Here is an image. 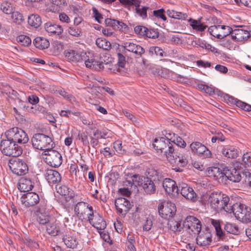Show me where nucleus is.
<instances>
[{"label": "nucleus", "mask_w": 251, "mask_h": 251, "mask_svg": "<svg viewBox=\"0 0 251 251\" xmlns=\"http://www.w3.org/2000/svg\"><path fill=\"white\" fill-rule=\"evenodd\" d=\"M227 213H233L235 217L243 223H249L251 222V208L240 202L234 204L230 203L229 208H226Z\"/></svg>", "instance_id": "obj_1"}, {"label": "nucleus", "mask_w": 251, "mask_h": 251, "mask_svg": "<svg viewBox=\"0 0 251 251\" xmlns=\"http://www.w3.org/2000/svg\"><path fill=\"white\" fill-rule=\"evenodd\" d=\"M209 203L212 208L216 211L224 210L227 212L229 208V198L225 194L218 192L212 193L209 197Z\"/></svg>", "instance_id": "obj_2"}, {"label": "nucleus", "mask_w": 251, "mask_h": 251, "mask_svg": "<svg viewBox=\"0 0 251 251\" xmlns=\"http://www.w3.org/2000/svg\"><path fill=\"white\" fill-rule=\"evenodd\" d=\"M31 142L33 148L36 150L48 151L52 149L54 146L51 138L43 133L34 134Z\"/></svg>", "instance_id": "obj_3"}, {"label": "nucleus", "mask_w": 251, "mask_h": 251, "mask_svg": "<svg viewBox=\"0 0 251 251\" xmlns=\"http://www.w3.org/2000/svg\"><path fill=\"white\" fill-rule=\"evenodd\" d=\"M153 147L158 152L164 153L167 158L175 151L173 143L170 142L169 133L167 136L156 138L152 143Z\"/></svg>", "instance_id": "obj_4"}, {"label": "nucleus", "mask_w": 251, "mask_h": 251, "mask_svg": "<svg viewBox=\"0 0 251 251\" xmlns=\"http://www.w3.org/2000/svg\"><path fill=\"white\" fill-rule=\"evenodd\" d=\"M0 148L3 154L9 156L17 157L23 152L22 148L11 139L1 140Z\"/></svg>", "instance_id": "obj_5"}, {"label": "nucleus", "mask_w": 251, "mask_h": 251, "mask_svg": "<svg viewBox=\"0 0 251 251\" xmlns=\"http://www.w3.org/2000/svg\"><path fill=\"white\" fill-rule=\"evenodd\" d=\"M6 138L19 144H25L28 141V137L26 132L18 127L10 128L5 133Z\"/></svg>", "instance_id": "obj_6"}, {"label": "nucleus", "mask_w": 251, "mask_h": 251, "mask_svg": "<svg viewBox=\"0 0 251 251\" xmlns=\"http://www.w3.org/2000/svg\"><path fill=\"white\" fill-rule=\"evenodd\" d=\"M184 229L191 234H198L201 232V221L193 216H187L183 222Z\"/></svg>", "instance_id": "obj_7"}, {"label": "nucleus", "mask_w": 251, "mask_h": 251, "mask_svg": "<svg viewBox=\"0 0 251 251\" xmlns=\"http://www.w3.org/2000/svg\"><path fill=\"white\" fill-rule=\"evenodd\" d=\"M8 166L12 172L17 176L26 174L28 171L26 163L22 159L12 158L9 160Z\"/></svg>", "instance_id": "obj_8"}, {"label": "nucleus", "mask_w": 251, "mask_h": 251, "mask_svg": "<svg viewBox=\"0 0 251 251\" xmlns=\"http://www.w3.org/2000/svg\"><path fill=\"white\" fill-rule=\"evenodd\" d=\"M158 210L159 215L163 219L169 220L176 215V207L171 202H164L158 204Z\"/></svg>", "instance_id": "obj_9"}, {"label": "nucleus", "mask_w": 251, "mask_h": 251, "mask_svg": "<svg viewBox=\"0 0 251 251\" xmlns=\"http://www.w3.org/2000/svg\"><path fill=\"white\" fill-rule=\"evenodd\" d=\"M45 153V162L50 166L56 168L61 165L62 163V158L61 154L57 151L50 149Z\"/></svg>", "instance_id": "obj_10"}, {"label": "nucleus", "mask_w": 251, "mask_h": 251, "mask_svg": "<svg viewBox=\"0 0 251 251\" xmlns=\"http://www.w3.org/2000/svg\"><path fill=\"white\" fill-rule=\"evenodd\" d=\"M46 206L45 201H41L36 211L37 221L40 225H46L51 220L49 213L46 212Z\"/></svg>", "instance_id": "obj_11"}, {"label": "nucleus", "mask_w": 251, "mask_h": 251, "mask_svg": "<svg viewBox=\"0 0 251 251\" xmlns=\"http://www.w3.org/2000/svg\"><path fill=\"white\" fill-rule=\"evenodd\" d=\"M66 58L69 61L80 62L87 58L86 54L81 50L68 49L64 53Z\"/></svg>", "instance_id": "obj_12"}, {"label": "nucleus", "mask_w": 251, "mask_h": 251, "mask_svg": "<svg viewBox=\"0 0 251 251\" xmlns=\"http://www.w3.org/2000/svg\"><path fill=\"white\" fill-rule=\"evenodd\" d=\"M44 176L49 185L52 187L57 186L61 183L62 177L59 172L56 170L46 169L45 171Z\"/></svg>", "instance_id": "obj_13"}, {"label": "nucleus", "mask_w": 251, "mask_h": 251, "mask_svg": "<svg viewBox=\"0 0 251 251\" xmlns=\"http://www.w3.org/2000/svg\"><path fill=\"white\" fill-rule=\"evenodd\" d=\"M21 199L23 204L26 207H33L40 202L39 195L32 192L24 194Z\"/></svg>", "instance_id": "obj_14"}, {"label": "nucleus", "mask_w": 251, "mask_h": 251, "mask_svg": "<svg viewBox=\"0 0 251 251\" xmlns=\"http://www.w3.org/2000/svg\"><path fill=\"white\" fill-rule=\"evenodd\" d=\"M179 192L186 200L195 202L197 201V194L193 189L187 184L182 183L179 184Z\"/></svg>", "instance_id": "obj_15"}, {"label": "nucleus", "mask_w": 251, "mask_h": 251, "mask_svg": "<svg viewBox=\"0 0 251 251\" xmlns=\"http://www.w3.org/2000/svg\"><path fill=\"white\" fill-rule=\"evenodd\" d=\"M47 233L51 236H56L63 232L60 222L56 219L51 220L46 225Z\"/></svg>", "instance_id": "obj_16"}, {"label": "nucleus", "mask_w": 251, "mask_h": 251, "mask_svg": "<svg viewBox=\"0 0 251 251\" xmlns=\"http://www.w3.org/2000/svg\"><path fill=\"white\" fill-rule=\"evenodd\" d=\"M123 46L125 50L133 53L136 58L141 57L145 53V50L142 46L133 42H125Z\"/></svg>", "instance_id": "obj_17"}, {"label": "nucleus", "mask_w": 251, "mask_h": 251, "mask_svg": "<svg viewBox=\"0 0 251 251\" xmlns=\"http://www.w3.org/2000/svg\"><path fill=\"white\" fill-rule=\"evenodd\" d=\"M115 205L118 212L124 216L131 208V204L129 201L124 198H119L116 199L115 201Z\"/></svg>", "instance_id": "obj_18"}, {"label": "nucleus", "mask_w": 251, "mask_h": 251, "mask_svg": "<svg viewBox=\"0 0 251 251\" xmlns=\"http://www.w3.org/2000/svg\"><path fill=\"white\" fill-rule=\"evenodd\" d=\"M173 153H172L169 156H168L167 159L171 164H176L177 166L180 167H184L187 164V159L186 157L180 154L173 151Z\"/></svg>", "instance_id": "obj_19"}, {"label": "nucleus", "mask_w": 251, "mask_h": 251, "mask_svg": "<svg viewBox=\"0 0 251 251\" xmlns=\"http://www.w3.org/2000/svg\"><path fill=\"white\" fill-rule=\"evenodd\" d=\"M224 171H225V176L229 180L234 182H238L241 180L242 176L240 170L233 167L230 168L225 167L224 168Z\"/></svg>", "instance_id": "obj_20"}, {"label": "nucleus", "mask_w": 251, "mask_h": 251, "mask_svg": "<svg viewBox=\"0 0 251 251\" xmlns=\"http://www.w3.org/2000/svg\"><path fill=\"white\" fill-rule=\"evenodd\" d=\"M145 175L147 176L146 178L151 179L155 183H159L163 180L162 172L160 170L154 168H148L146 171Z\"/></svg>", "instance_id": "obj_21"}, {"label": "nucleus", "mask_w": 251, "mask_h": 251, "mask_svg": "<svg viewBox=\"0 0 251 251\" xmlns=\"http://www.w3.org/2000/svg\"><path fill=\"white\" fill-rule=\"evenodd\" d=\"M162 181V185L167 193L169 194H178V186L176 185L175 181L170 178L163 177V180Z\"/></svg>", "instance_id": "obj_22"}, {"label": "nucleus", "mask_w": 251, "mask_h": 251, "mask_svg": "<svg viewBox=\"0 0 251 251\" xmlns=\"http://www.w3.org/2000/svg\"><path fill=\"white\" fill-rule=\"evenodd\" d=\"M105 24L106 26L111 27L115 30H122L127 28V25L122 21L115 19L107 18L105 20Z\"/></svg>", "instance_id": "obj_23"}, {"label": "nucleus", "mask_w": 251, "mask_h": 251, "mask_svg": "<svg viewBox=\"0 0 251 251\" xmlns=\"http://www.w3.org/2000/svg\"><path fill=\"white\" fill-rule=\"evenodd\" d=\"M250 37V34L248 30L242 29H236L232 30V39L237 41L242 42L247 40Z\"/></svg>", "instance_id": "obj_24"}, {"label": "nucleus", "mask_w": 251, "mask_h": 251, "mask_svg": "<svg viewBox=\"0 0 251 251\" xmlns=\"http://www.w3.org/2000/svg\"><path fill=\"white\" fill-rule=\"evenodd\" d=\"M33 184L30 178L22 177L19 181L18 188L21 192H28L32 189Z\"/></svg>", "instance_id": "obj_25"}, {"label": "nucleus", "mask_w": 251, "mask_h": 251, "mask_svg": "<svg viewBox=\"0 0 251 251\" xmlns=\"http://www.w3.org/2000/svg\"><path fill=\"white\" fill-rule=\"evenodd\" d=\"M196 238L197 244L201 247H206L209 245L212 240L211 235L209 232H202L198 234Z\"/></svg>", "instance_id": "obj_26"}, {"label": "nucleus", "mask_w": 251, "mask_h": 251, "mask_svg": "<svg viewBox=\"0 0 251 251\" xmlns=\"http://www.w3.org/2000/svg\"><path fill=\"white\" fill-rule=\"evenodd\" d=\"M45 29L50 35H60L63 31V27L58 25L50 22L47 23L44 25Z\"/></svg>", "instance_id": "obj_27"}, {"label": "nucleus", "mask_w": 251, "mask_h": 251, "mask_svg": "<svg viewBox=\"0 0 251 251\" xmlns=\"http://www.w3.org/2000/svg\"><path fill=\"white\" fill-rule=\"evenodd\" d=\"M55 189L58 193L65 197L67 201L73 198L75 195L72 189H70L66 185H61L60 183L55 186Z\"/></svg>", "instance_id": "obj_28"}, {"label": "nucleus", "mask_w": 251, "mask_h": 251, "mask_svg": "<svg viewBox=\"0 0 251 251\" xmlns=\"http://www.w3.org/2000/svg\"><path fill=\"white\" fill-rule=\"evenodd\" d=\"M87 68L95 71H100L104 69V63L102 61H99L95 59H87L83 60Z\"/></svg>", "instance_id": "obj_29"}, {"label": "nucleus", "mask_w": 251, "mask_h": 251, "mask_svg": "<svg viewBox=\"0 0 251 251\" xmlns=\"http://www.w3.org/2000/svg\"><path fill=\"white\" fill-rule=\"evenodd\" d=\"M207 172L209 176L212 177L216 180L223 178L225 176V171H224V169L222 170L218 167H209L207 169Z\"/></svg>", "instance_id": "obj_30"}, {"label": "nucleus", "mask_w": 251, "mask_h": 251, "mask_svg": "<svg viewBox=\"0 0 251 251\" xmlns=\"http://www.w3.org/2000/svg\"><path fill=\"white\" fill-rule=\"evenodd\" d=\"M90 224L98 230H104L106 227L105 221L98 213H96L93 219V222Z\"/></svg>", "instance_id": "obj_31"}, {"label": "nucleus", "mask_w": 251, "mask_h": 251, "mask_svg": "<svg viewBox=\"0 0 251 251\" xmlns=\"http://www.w3.org/2000/svg\"><path fill=\"white\" fill-rule=\"evenodd\" d=\"M144 183L143 185V188L144 191L148 194H153L156 192V188L155 184L158 183H155V182L151 179L148 178H145L144 177Z\"/></svg>", "instance_id": "obj_32"}, {"label": "nucleus", "mask_w": 251, "mask_h": 251, "mask_svg": "<svg viewBox=\"0 0 251 251\" xmlns=\"http://www.w3.org/2000/svg\"><path fill=\"white\" fill-rule=\"evenodd\" d=\"M221 153L225 157L229 158H236L238 156L237 150L232 146L223 147Z\"/></svg>", "instance_id": "obj_33"}, {"label": "nucleus", "mask_w": 251, "mask_h": 251, "mask_svg": "<svg viewBox=\"0 0 251 251\" xmlns=\"http://www.w3.org/2000/svg\"><path fill=\"white\" fill-rule=\"evenodd\" d=\"M33 44L36 48L40 50L47 49L50 46L49 41L46 38L42 37L35 38L33 40Z\"/></svg>", "instance_id": "obj_34"}, {"label": "nucleus", "mask_w": 251, "mask_h": 251, "mask_svg": "<svg viewBox=\"0 0 251 251\" xmlns=\"http://www.w3.org/2000/svg\"><path fill=\"white\" fill-rule=\"evenodd\" d=\"M147 52L149 55L152 57L157 56L163 57L166 55V52L161 48L157 46L150 47L147 50Z\"/></svg>", "instance_id": "obj_35"}, {"label": "nucleus", "mask_w": 251, "mask_h": 251, "mask_svg": "<svg viewBox=\"0 0 251 251\" xmlns=\"http://www.w3.org/2000/svg\"><path fill=\"white\" fill-rule=\"evenodd\" d=\"M89 205L88 203L83 201L78 202L76 204L74 211L78 218H82L83 213Z\"/></svg>", "instance_id": "obj_36"}, {"label": "nucleus", "mask_w": 251, "mask_h": 251, "mask_svg": "<svg viewBox=\"0 0 251 251\" xmlns=\"http://www.w3.org/2000/svg\"><path fill=\"white\" fill-rule=\"evenodd\" d=\"M63 241L67 248L74 249L76 248L77 241L75 237L69 234L65 235L63 237Z\"/></svg>", "instance_id": "obj_37"}, {"label": "nucleus", "mask_w": 251, "mask_h": 251, "mask_svg": "<svg viewBox=\"0 0 251 251\" xmlns=\"http://www.w3.org/2000/svg\"><path fill=\"white\" fill-rule=\"evenodd\" d=\"M169 136H170V142L173 143L174 147L176 145L177 147L182 148L185 147L186 144L182 138L175 133H169Z\"/></svg>", "instance_id": "obj_38"}, {"label": "nucleus", "mask_w": 251, "mask_h": 251, "mask_svg": "<svg viewBox=\"0 0 251 251\" xmlns=\"http://www.w3.org/2000/svg\"><path fill=\"white\" fill-rule=\"evenodd\" d=\"M28 24L32 27L37 28L41 25V18L38 14H31L28 17Z\"/></svg>", "instance_id": "obj_39"}, {"label": "nucleus", "mask_w": 251, "mask_h": 251, "mask_svg": "<svg viewBox=\"0 0 251 251\" xmlns=\"http://www.w3.org/2000/svg\"><path fill=\"white\" fill-rule=\"evenodd\" d=\"M0 9L6 14H11L15 10V4L10 1H4L1 4Z\"/></svg>", "instance_id": "obj_40"}, {"label": "nucleus", "mask_w": 251, "mask_h": 251, "mask_svg": "<svg viewBox=\"0 0 251 251\" xmlns=\"http://www.w3.org/2000/svg\"><path fill=\"white\" fill-rule=\"evenodd\" d=\"M149 9V7L141 5L140 4H139L135 7V13L143 20H145L147 19V10Z\"/></svg>", "instance_id": "obj_41"}, {"label": "nucleus", "mask_w": 251, "mask_h": 251, "mask_svg": "<svg viewBox=\"0 0 251 251\" xmlns=\"http://www.w3.org/2000/svg\"><path fill=\"white\" fill-rule=\"evenodd\" d=\"M225 230L228 233L238 235L241 231V229L235 224L226 223L225 225Z\"/></svg>", "instance_id": "obj_42"}, {"label": "nucleus", "mask_w": 251, "mask_h": 251, "mask_svg": "<svg viewBox=\"0 0 251 251\" xmlns=\"http://www.w3.org/2000/svg\"><path fill=\"white\" fill-rule=\"evenodd\" d=\"M200 148L199 149L197 153L199 156L202 158H209L212 157V153L206 146L202 144L200 145Z\"/></svg>", "instance_id": "obj_43"}, {"label": "nucleus", "mask_w": 251, "mask_h": 251, "mask_svg": "<svg viewBox=\"0 0 251 251\" xmlns=\"http://www.w3.org/2000/svg\"><path fill=\"white\" fill-rule=\"evenodd\" d=\"M97 46L104 50H109L111 49V45L110 42L105 39L102 38H98L96 41Z\"/></svg>", "instance_id": "obj_44"}, {"label": "nucleus", "mask_w": 251, "mask_h": 251, "mask_svg": "<svg viewBox=\"0 0 251 251\" xmlns=\"http://www.w3.org/2000/svg\"><path fill=\"white\" fill-rule=\"evenodd\" d=\"M54 93H56L62 96L67 100L73 102L75 100V98L71 94H68L64 89L60 87H56L55 90H53Z\"/></svg>", "instance_id": "obj_45"}, {"label": "nucleus", "mask_w": 251, "mask_h": 251, "mask_svg": "<svg viewBox=\"0 0 251 251\" xmlns=\"http://www.w3.org/2000/svg\"><path fill=\"white\" fill-rule=\"evenodd\" d=\"M211 223L215 227L217 235L223 240L224 234L221 228L220 221L219 220L211 219Z\"/></svg>", "instance_id": "obj_46"}, {"label": "nucleus", "mask_w": 251, "mask_h": 251, "mask_svg": "<svg viewBox=\"0 0 251 251\" xmlns=\"http://www.w3.org/2000/svg\"><path fill=\"white\" fill-rule=\"evenodd\" d=\"M220 39H223L229 34H231L232 29L227 25H220Z\"/></svg>", "instance_id": "obj_47"}, {"label": "nucleus", "mask_w": 251, "mask_h": 251, "mask_svg": "<svg viewBox=\"0 0 251 251\" xmlns=\"http://www.w3.org/2000/svg\"><path fill=\"white\" fill-rule=\"evenodd\" d=\"M189 21L190 22V25L192 26V28L198 31H204L206 27H207L206 25H203L199 21L190 19Z\"/></svg>", "instance_id": "obj_48"}, {"label": "nucleus", "mask_w": 251, "mask_h": 251, "mask_svg": "<svg viewBox=\"0 0 251 251\" xmlns=\"http://www.w3.org/2000/svg\"><path fill=\"white\" fill-rule=\"evenodd\" d=\"M96 213H97L96 212H94L93 207L89 205L83 213L82 218H84V216H86L88 218L89 223H92L93 222V219Z\"/></svg>", "instance_id": "obj_49"}, {"label": "nucleus", "mask_w": 251, "mask_h": 251, "mask_svg": "<svg viewBox=\"0 0 251 251\" xmlns=\"http://www.w3.org/2000/svg\"><path fill=\"white\" fill-rule=\"evenodd\" d=\"M131 181L128 180L127 182L131 185L135 186L143 185V177L138 175H133L131 178Z\"/></svg>", "instance_id": "obj_50"}, {"label": "nucleus", "mask_w": 251, "mask_h": 251, "mask_svg": "<svg viewBox=\"0 0 251 251\" xmlns=\"http://www.w3.org/2000/svg\"><path fill=\"white\" fill-rule=\"evenodd\" d=\"M17 42L22 46L27 47L31 44V40L27 36L20 35L17 37Z\"/></svg>", "instance_id": "obj_51"}, {"label": "nucleus", "mask_w": 251, "mask_h": 251, "mask_svg": "<svg viewBox=\"0 0 251 251\" xmlns=\"http://www.w3.org/2000/svg\"><path fill=\"white\" fill-rule=\"evenodd\" d=\"M169 225L170 229L174 232H181L184 229L183 225L181 226V223L177 221H171Z\"/></svg>", "instance_id": "obj_52"}, {"label": "nucleus", "mask_w": 251, "mask_h": 251, "mask_svg": "<svg viewBox=\"0 0 251 251\" xmlns=\"http://www.w3.org/2000/svg\"><path fill=\"white\" fill-rule=\"evenodd\" d=\"M11 18L13 22L16 24H20L24 21V18L22 13L15 10L11 14Z\"/></svg>", "instance_id": "obj_53"}, {"label": "nucleus", "mask_w": 251, "mask_h": 251, "mask_svg": "<svg viewBox=\"0 0 251 251\" xmlns=\"http://www.w3.org/2000/svg\"><path fill=\"white\" fill-rule=\"evenodd\" d=\"M220 25H212L210 26L208 29V31L210 35L213 36L220 39Z\"/></svg>", "instance_id": "obj_54"}, {"label": "nucleus", "mask_w": 251, "mask_h": 251, "mask_svg": "<svg viewBox=\"0 0 251 251\" xmlns=\"http://www.w3.org/2000/svg\"><path fill=\"white\" fill-rule=\"evenodd\" d=\"M68 32L71 35L75 37H79L82 35L81 29L75 25L69 27Z\"/></svg>", "instance_id": "obj_55"}, {"label": "nucleus", "mask_w": 251, "mask_h": 251, "mask_svg": "<svg viewBox=\"0 0 251 251\" xmlns=\"http://www.w3.org/2000/svg\"><path fill=\"white\" fill-rule=\"evenodd\" d=\"M165 11L163 9L161 8L157 10H154L152 12V15L151 16V18L152 19L153 17L161 19L163 21H166L167 18L164 14Z\"/></svg>", "instance_id": "obj_56"}, {"label": "nucleus", "mask_w": 251, "mask_h": 251, "mask_svg": "<svg viewBox=\"0 0 251 251\" xmlns=\"http://www.w3.org/2000/svg\"><path fill=\"white\" fill-rule=\"evenodd\" d=\"M159 35V33L157 29L147 28L145 36L149 38L156 39L158 37Z\"/></svg>", "instance_id": "obj_57"}, {"label": "nucleus", "mask_w": 251, "mask_h": 251, "mask_svg": "<svg viewBox=\"0 0 251 251\" xmlns=\"http://www.w3.org/2000/svg\"><path fill=\"white\" fill-rule=\"evenodd\" d=\"M79 139L80 140L83 144V145L88 148V150H90V143L88 140L87 135L85 133H82L78 134Z\"/></svg>", "instance_id": "obj_58"}, {"label": "nucleus", "mask_w": 251, "mask_h": 251, "mask_svg": "<svg viewBox=\"0 0 251 251\" xmlns=\"http://www.w3.org/2000/svg\"><path fill=\"white\" fill-rule=\"evenodd\" d=\"M242 161L246 166L251 167V152H246L242 156Z\"/></svg>", "instance_id": "obj_59"}, {"label": "nucleus", "mask_w": 251, "mask_h": 251, "mask_svg": "<svg viewBox=\"0 0 251 251\" xmlns=\"http://www.w3.org/2000/svg\"><path fill=\"white\" fill-rule=\"evenodd\" d=\"M236 105L245 111L248 112L251 111V105L250 104L246 103L240 100L237 101Z\"/></svg>", "instance_id": "obj_60"}, {"label": "nucleus", "mask_w": 251, "mask_h": 251, "mask_svg": "<svg viewBox=\"0 0 251 251\" xmlns=\"http://www.w3.org/2000/svg\"><path fill=\"white\" fill-rule=\"evenodd\" d=\"M113 147L115 151L119 154H123L125 152V150L123 149L122 144L120 141H116L114 143Z\"/></svg>", "instance_id": "obj_61"}, {"label": "nucleus", "mask_w": 251, "mask_h": 251, "mask_svg": "<svg viewBox=\"0 0 251 251\" xmlns=\"http://www.w3.org/2000/svg\"><path fill=\"white\" fill-rule=\"evenodd\" d=\"M147 28L142 25H137L134 27V31L136 34L145 36Z\"/></svg>", "instance_id": "obj_62"}, {"label": "nucleus", "mask_w": 251, "mask_h": 251, "mask_svg": "<svg viewBox=\"0 0 251 251\" xmlns=\"http://www.w3.org/2000/svg\"><path fill=\"white\" fill-rule=\"evenodd\" d=\"M118 66L121 68H124L126 63L125 57L121 53L117 54Z\"/></svg>", "instance_id": "obj_63"}, {"label": "nucleus", "mask_w": 251, "mask_h": 251, "mask_svg": "<svg viewBox=\"0 0 251 251\" xmlns=\"http://www.w3.org/2000/svg\"><path fill=\"white\" fill-rule=\"evenodd\" d=\"M99 233L100 234V237L105 242L109 243L110 240V236L109 233L103 230H99Z\"/></svg>", "instance_id": "obj_64"}]
</instances>
